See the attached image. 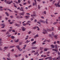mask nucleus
<instances>
[{
	"instance_id": "1",
	"label": "nucleus",
	"mask_w": 60,
	"mask_h": 60,
	"mask_svg": "<svg viewBox=\"0 0 60 60\" xmlns=\"http://www.w3.org/2000/svg\"><path fill=\"white\" fill-rule=\"evenodd\" d=\"M43 32H42L43 34H46H46H47L48 33L47 32H46V30H45L44 29L43 30Z\"/></svg>"
},
{
	"instance_id": "2",
	"label": "nucleus",
	"mask_w": 60,
	"mask_h": 60,
	"mask_svg": "<svg viewBox=\"0 0 60 60\" xmlns=\"http://www.w3.org/2000/svg\"><path fill=\"white\" fill-rule=\"evenodd\" d=\"M22 30L23 31H25V30H26V28H24V27H22Z\"/></svg>"
},
{
	"instance_id": "3",
	"label": "nucleus",
	"mask_w": 60,
	"mask_h": 60,
	"mask_svg": "<svg viewBox=\"0 0 60 60\" xmlns=\"http://www.w3.org/2000/svg\"><path fill=\"white\" fill-rule=\"evenodd\" d=\"M1 25L2 26H3L1 27L2 28H4V26H5V24L4 23H2L1 24Z\"/></svg>"
},
{
	"instance_id": "4",
	"label": "nucleus",
	"mask_w": 60,
	"mask_h": 60,
	"mask_svg": "<svg viewBox=\"0 0 60 60\" xmlns=\"http://www.w3.org/2000/svg\"><path fill=\"white\" fill-rule=\"evenodd\" d=\"M54 47H55V49H58V48H57V45H55Z\"/></svg>"
},
{
	"instance_id": "5",
	"label": "nucleus",
	"mask_w": 60,
	"mask_h": 60,
	"mask_svg": "<svg viewBox=\"0 0 60 60\" xmlns=\"http://www.w3.org/2000/svg\"><path fill=\"white\" fill-rule=\"evenodd\" d=\"M31 49H37V48L36 47H32L31 48Z\"/></svg>"
},
{
	"instance_id": "6",
	"label": "nucleus",
	"mask_w": 60,
	"mask_h": 60,
	"mask_svg": "<svg viewBox=\"0 0 60 60\" xmlns=\"http://www.w3.org/2000/svg\"><path fill=\"white\" fill-rule=\"evenodd\" d=\"M39 37V36H38V34H37L34 37V38H36V37Z\"/></svg>"
},
{
	"instance_id": "7",
	"label": "nucleus",
	"mask_w": 60,
	"mask_h": 60,
	"mask_svg": "<svg viewBox=\"0 0 60 60\" xmlns=\"http://www.w3.org/2000/svg\"><path fill=\"white\" fill-rule=\"evenodd\" d=\"M8 47H4V49H5V50H6V49H8Z\"/></svg>"
},
{
	"instance_id": "8",
	"label": "nucleus",
	"mask_w": 60,
	"mask_h": 60,
	"mask_svg": "<svg viewBox=\"0 0 60 60\" xmlns=\"http://www.w3.org/2000/svg\"><path fill=\"white\" fill-rule=\"evenodd\" d=\"M47 30L48 32H50V31H51L52 30L51 29H48Z\"/></svg>"
},
{
	"instance_id": "9",
	"label": "nucleus",
	"mask_w": 60,
	"mask_h": 60,
	"mask_svg": "<svg viewBox=\"0 0 60 60\" xmlns=\"http://www.w3.org/2000/svg\"><path fill=\"white\" fill-rule=\"evenodd\" d=\"M4 2L6 3V4H7V3L8 2V1L7 0H4Z\"/></svg>"
},
{
	"instance_id": "10",
	"label": "nucleus",
	"mask_w": 60,
	"mask_h": 60,
	"mask_svg": "<svg viewBox=\"0 0 60 60\" xmlns=\"http://www.w3.org/2000/svg\"><path fill=\"white\" fill-rule=\"evenodd\" d=\"M7 56H8L9 57H10V53H9L7 55Z\"/></svg>"
},
{
	"instance_id": "11",
	"label": "nucleus",
	"mask_w": 60,
	"mask_h": 60,
	"mask_svg": "<svg viewBox=\"0 0 60 60\" xmlns=\"http://www.w3.org/2000/svg\"><path fill=\"white\" fill-rule=\"evenodd\" d=\"M49 60H51V59H52V57L50 56V57H49Z\"/></svg>"
},
{
	"instance_id": "12",
	"label": "nucleus",
	"mask_w": 60,
	"mask_h": 60,
	"mask_svg": "<svg viewBox=\"0 0 60 60\" xmlns=\"http://www.w3.org/2000/svg\"><path fill=\"white\" fill-rule=\"evenodd\" d=\"M25 14V12L23 11L22 12V14H21V15H22L23 16H24V14Z\"/></svg>"
},
{
	"instance_id": "13",
	"label": "nucleus",
	"mask_w": 60,
	"mask_h": 60,
	"mask_svg": "<svg viewBox=\"0 0 60 60\" xmlns=\"http://www.w3.org/2000/svg\"><path fill=\"white\" fill-rule=\"evenodd\" d=\"M30 41H28V40H27L25 43H28V42H30Z\"/></svg>"
},
{
	"instance_id": "14",
	"label": "nucleus",
	"mask_w": 60,
	"mask_h": 60,
	"mask_svg": "<svg viewBox=\"0 0 60 60\" xmlns=\"http://www.w3.org/2000/svg\"><path fill=\"white\" fill-rule=\"evenodd\" d=\"M38 54V52H35L34 53V55H37Z\"/></svg>"
},
{
	"instance_id": "15",
	"label": "nucleus",
	"mask_w": 60,
	"mask_h": 60,
	"mask_svg": "<svg viewBox=\"0 0 60 60\" xmlns=\"http://www.w3.org/2000/svg\"><path fill=\"white\" fill-rule=\"evenodd\" d=\"M51 47H52V48H54V45H51Z\"/></svg>"
},
{
	"instance_id": "16",
	"label": "nucleus",
	"mask_w": 60,
	"mask_h": 60,
	"mask_svg": "<svg viewBox=\"0 0 60 60\" xmlns=\"http://www.w3.org/2000/svg\"><path fill=\"white\" fill-rule=\"evenodd\" d=\"M6 30H2L1 31V32H6Z\"/></svg>"
},
{
	"instance_id": "17",
	"label": "nucleus",
	"mask_w": 60,
	"mask_h": 60,
	"mask_svg": "<svg viewBox=\"0 0 60 60\" xmlns=\"http://www.w3.org/2000/svg\"><path fill=\"white\" fill-rule=\"evenodd\" d=\"M30 17V16L29 15H26V18H29V17Z\"/></svg>"
},
{
	"instance_id": "18",
	"label": "nucleus",
	"mask_w": 60,
	"mask_h": 60,
	"mask_svg": "<svg viewBox=\"0 0 60 60\" xmlns=\"http://www.w3.org/2000/svg\"><path fill=\"white\" fill-rule=\"evenodd\" d=\"M54 37H55V38H56L57 37V35H54L53 36Z\"/></svg>"
},
{
	"instance_id": "19",
	"label": "nucleus",
	"mask_w": 60,
	"mask_h": 60,
	"mask_svg": "<svg viewBox=\"0 0 60 60\" xmlns=\"http://www.w3.org/2000/svg\"><path fill=\"white\" fill-rule=\"evenodd\" d=\"M15 26H17L18 27H19V26H20V25H18L17 24H15Z\"/></svg>"
},
{
	"instance_id": "20",
	"label": "nucleus",
	"mask_w": 60,
	"mask_h": 60,
	"mask_svg": "<svg viewBox=\"0 0 60 60\" xmlns=\"http://www.w3.org/2000/svg\"><path fill=\"white\" fill-rule=\"evenodd\" d=\"M19 10H20V11H24V10H23V9H22L20 8Z\"/></svg>"
},
{
	"instance_id": "21",
	"label": "nucleus",
	"mask_w": 60,
	"mask_h": 60,
	"mask_svg": "<svg viewBox=\"0 0 60 60\" xmlns=\"http://www.w3.org/2000/svg\"><path fill=\"white\" fill-rule=\"evenodd\" d=\"M40 50H41L43 49V47H40Z\"/></svg>"
},
{
	"instance_id": "22",
	"label": "nucleus",
	"mask_w": 60,
	"mask_h": 60,
	"mask_svg": "<svg viewBox=\"0 0 60 60\" xmlns=\"http://www.w3.org/2000/svg\"><path fill=\"white\" fill-rule=\"evenodd\" d=\"M33 29H36V26H35L33 28Z\"/></svg>"
},
{
	"instance_id": "23",
	"label": "nucleus",
	"mask_w": 60,
	"mask_h": 60,
	"mask_svg": "<svg viewBox=\"0 0 60 60\" xmlns=\"http://www.w3.org/2000/svg\"><path fill=\"white\" fill-rule=\"evenodd\" d=\"M11 37L13 39H15V38L14 36H11Z\"/></svg>"
},
{
	"instance_id": "24",
	"label": "nucleus",
	"mask_w": 60,
	"mask_h": 60,
	"mask_svg": "<svg viewBox=\"0 0 60 60\" xmlns=\"http://www.w3.org/2000/svg\"><path fill=\"white\" fill-rule=\"evenodd\" d=\"M8 10H9V11H10V12H12V11L11 10H10V9H8Z\"/></svg>"
},
{
	"instance_id": "25",
	"label": "nucleus",
	"mask_w": 60,
	"mask_h": 60,
	"mask_svg": "<svg viewBox=\"0 0 60 60\" xmlns=\"http://www.w3.org/2000/svg\"><path fill=\"white\" fill-rule=\"evenodd\" d=\"M57 22H56L53 23V25H55V24H57Z\"/></svg>"
},
{
	"instance_id": "26",
	"label": "nucleus",
	"mask_w": 60,
	"mask_h": 60,
	"mask_svg": "<svg viewBox=\"0 0 60 60\" xmlns=\"http://www.w3.org/2000/svg\"><path fill=\"white\" fill-rule=\"evenodd\" d=\"M19 41V40L17 39L16 41H15V42H18Z\"/></svg>"
},
{
	"instance_id": "27",
	"label": "nucleus",
	"mask_w": 60,
	"mask_h": 60,
	"mask_svg": "<svg viewBox=\"0 0 60 60\" xmlns=\"http://www.w3.org/2000/svg\"><path fill=\"white\" fill-rule=\"evenodd\" d=\"M16 47L17 48H19V45H17L16 46Z\"/></svg>"
},
{
	"instance_id": "28",
	"label": "nucleus",
	"mask_w": 60,
	"mask_h": 60,
	"mask_svg": "<svg viewBox=\"0 0 60 60\" xmlns=\"http://www.w3.org/2000/svg\"><path fill=\"white\" fill-rule=\"evenodd\" d=\"M34 1L35 2V4L36 5V4H36V0H34Z\"/></svg>"
},
{
	"instance_id": "29",
	"label": "nucleus",
	"mask_w": 60,
	"mask_h": 60,
	"mask_svg": "<svg viewBox=\"0 0 60 60\" xmlns=\"http://www.w3.org/2000/svg\"><path fill=\"white\" fill-rule=\"evenodd\" d=\"M16 18H17V19H19V16H17L16 17Z\"/></svg>"
},
{
	"instance_id": "30",
	"label": "nucleus",
	"mask_w": 60,
	"mask_h": 60,
	"mask_svg": "<svg viewBox=\"0 0 60 60\" xmlns=\"http://www.w3.org/2000/svg\"><path fill=\"white\" fill-rule=\"evenodd\" d=\"M15 47V46H11L10 47V48H13V47Z\"/></svg>"
},
{
	"instance_id": "31",
	"label": "nucleus",
	"mask_w": 60,
	"mask_h": 60,
	"mask_svg": "<svg viewBox=\"0 0 60 60\" xmlns=\"http://www.w3.org/2000/svg\"><path fill=\"white\" fill-rule=\"evenodd\" d=\"M33 15V16H35V17H36V16H37V15H35V14H34Z\"/></svg>"
},
{
	"instance_id": "32",
	"label": "nucleus",
	"mask_w": 60,
	"mask_h": 60,
	"mask_svg": "<svg viewBox=\"0 0 60 60\" xmlns=\"http://www.w3.org/2000/svg\"><path fill=\"white\" fill-rule=\"evenodd\" d=\"M2 43H3V42H0V45H2Z\"/></svg>"
},
{
	"instance_id": "33",
	"label": "nucleus",
	"mask_w": 60,
	"mask_h": 60,
	"mask_svg": "<svg viewBox=\"0 0 60 60\" xmlns=\"http://www.w3.org/2000/svg\"><path fill=\"white\" fill-rule=\"evenodd\" d=\"M55 6H56V7H58V5H57V4H55Z\"/></svg>"
},
{
	"instance_id": "34",
	"label": "nucleus",
	"mask_w": 60,
	"mask_h": 60,
	"mask_svg": "<svg viewBox=\"0 0 60 60\" xmlns=\"http://www.w3.org/2000/svg\"><path fill=\"white\" fill-rule=\"evenodd\" d=\"M23 25L24 26H26V24L25 23H23Z\"/></svg>"
},
{
	"instance_id": "35",
	"label": "nucleus",
	"mask_w": 60,
	"mask_h": 60,
	"mask_svg": "<svg viewBox=\"0 0 60 60\" xmlns=\"http://www.w3.org/2000/svg\"><path fill=\"white\" fill-rule=\"evenodd\" d=\"M54 35V33L53 32H52V35Z\"/></svg>"
},
{
	"instance_id": "36",
	"label": "nucleus",
	"mask_w": 60,
	"mask_h": 60,
	"mask_svg": "<svg viewBox=\"0 0 60 60\" xmlns=\"http://www.w3.org/2000/svg\"><path fill=\"white\" fill-rule=\"evenodd\" d=\"M0 11H3V9L2 8H0Z\"/></svg>"
},
{
	"instance_id": "37",
	"label": "nucleus",
	"mask_w": 60,
	"mask_h": 60,
	"mask_svg": "<svg viewBox=\"0 0 60 60\" xmlns=\"http://www.w3.org/2000/svg\"><path fill=\"white\" fill-rule=\"evenodd\" d=\"M9 32H11V30H9Z\"/></svg>"
},
{
	"instance_id": "38",
	"label": "nucleus",
	"mask_w": 60,
	"mask_h": 60,
	"mask_svg": "<svg viewBox=\"0 0 60 60\" xmlns=\"http://www.w3.org/2000/svg\"><path fill=\"white\" fill-rule=\"evenodd\" d=\"M12 32H15V31L14 30H12Z\"/></svg>"
},
{
	"instance_id": "39",
	"label": "nucleus",
	"mask_w": 60,
	"mask_h": 60,
	"mask_svg": "<svg viewBox=\"0 0 60 60\" xmlns=\"http://www.w3.org/2000/svg\"><path fill=\"white\" fill-rule=\"evenodd\" d=\"M11 4V3L10 2L9 3L8 2V3H7V4Z\"/></svg>"
},
{
	"instance_id": "40",
	"label": "nucleus",
	"mask_w": 60,
	"mask_h": 60,
	"mask_svg": "<svg viewBox=\"0 0 60 60\" xmlns=\"http://www.w3.org/2000/svg\"><path fill=\"white\" fill-rule=\"evenodd\" d=\"M32 33L30 31V32H28V34H30V33Z\"/></svg>"
},
{
	"instance_id": "41",
	"label": "nucleus",
	"mask_w": 60,
	"mask_h": 60,
	"mask_svg": "<svg viewBox=\"0 0 60 60\" xmlns=\"http://www.w3.org/2000/svg\"><path fill=\"white\" fill-rule=\"evenodd\" d=\"M26 14H27V15H30V14L29 13H27Z\"/></svg>"
},
{
	"instance_id": "42",
	"label": "nucleus",
	"mask_w": 60,
	"mask_h": 60,
	"mask_svg": "<svg viewBox=\"0 0 60 60\" xmlns=\"http://www.w3.org/2000/svg\"><path fill=\"white\" fill-rule=\"evenodd\" d=\"M9 34V31H8L7 33H6V34Z\"/></svg>"
},
{
	"instance_id": "43",
	"label": "nucleus",
	"mask_w": 60,
	"mask_h": 60,
	"mask_svg": "<svg viewBox=\"0 0 60 60\" xmlns=\"http://www.w3.org/2000/svg\"><path fill=\"white\" fill-rule=\"evenodd\" d=\"M46 11H45L44 12V13L45 14H46Z\"/></svg>"
},
{
	"instance_id": "44",
	"label": "nucleus",
	"mask_w": 60,
	"mask_h": 60,
	"mask_svg": "<svg viewBox=\"0 0 60 60\" xmlns=\"http://www.w3.org/2000/svg\"><path fill=\"white\" fill-rule=\"evenodd\" d=\"M47 20H48V19H46V21L45 22L47 23L48 24V22H47Z\"/></svg>"
},
{
	"instance_id": "45",
	"label": "nucleus",
	"mask_w": 60,
	"mask_h": 60,
	"mask_svg": "<svg viewBox=\"0 0 60 60\" xmlns=\"http://www.w3.org/2000/svg\"><path fill=\"white\" fill-rule=\"evenodd\" d=\"M55 0H54L53 1V2H52V3L53 4H54V3H55Z\"/></svg>"
},
{
	"instance_id": "46",
	"label": "nucleus",
	"mask_w": 60,
	"mask_h": 60,
	"mask_svg": "<svg viewBox=\"0 0 60 60\" xmlns=\"http://www.w3.org/2000/svg\"><path fill=\"white\" fill-rule=\"evenodd\" d=\"M52 30L53 31H54V30L53 29H54V28L53 27H52Z\"/></svg>"
},
{
	"instance_id": "47",
	"label": "nucleus",
	"mask_w": 60,
	"mask_h": 60,
	"mask_svg": "<svg viewBox=\"0 0 60 60\" xmlns=\"http://www.w3.org/2000/svg\"><path fill=\"white\" fill-rule=\"evenodd\" d=\"M37 22L38 23V24H41V23H40V22Z\"/></svg>"
},
{
	"instance_id": "48",
	"label": "nucleus",
	"mask_w": 60,
	"mask_h": 60,
	"mask_svg": "<svg viewBox=\"0 0 60 60\" xmlns=\"http://www.w3.org/2000/svg\"><path fill=\"white\" fill-rule=\"evenodd\" d=\"M36 41H34V42L33 43L34 44H35V43H36Z\"/></svg>"
},
{
	"instance_id": "49",
	"label": "nucleus",
	"mask_w": 60,
	"mask_h": 60,
	"mask_svg": "<svg viewBox=\"0 0 60 60\" xmlns=\"http://www.w3.org/2000/svg\"><path fill=\"white\" fill-rule=\"evenodd\" d=\"M48 58H49V57H47L46 58H45V59L46 60L47 59H48Z\"/></svg>"
},
{
	"instance_id": "50",
	"label": "nucleus",
	"mask_w": 60,
	"mask_h": 60,
	"mask_svg": "<svg viewBox=\"0 0 60 60\" xmlns=\"http://www.w3.org/2000/svg\"><path fill=\"white\" fill-rule=\"evenodd\" d=\"M36 21H37V20L35 19L34 20L35 22H36Z\"/></svg>"
},
{
	"instance_id": "51",
	"label": "nucleus",
	"mask_w": 60,
	"mask_h": 60,
	"mask_svg": "<svg viewBox=\"0 0 60 60\" xmlns=\"http://www.w3.org/2000/svg\"><path fill=\"white\" fill-rule=\"evenodd\" d=\"M34 39H32L31 40V41H34Z\"/></svg>"
},
{
	"instance_id": "52",
	"label": "nucleus",
	"mask_w": 60,
	"mask_h": 60,
	"mask_svg": "<svg viewBox=\"0 0 60 60\" xmlns=\"http://www.w3.org/2000/svg\"><path fill=\"white\" fill-rule=\"evenodd\" d=\"M26 4V3H25L23 4V5H25V4Z\"/></svg>"
},
{
	"instance_id": "53",
	"label": "nucleus",
	"mask_w": 60,
	"mask_h": 60,
	"mask_svg": "<svg viewBox=\"0 0 60 60\" xmlns=\"http://www.w3.org/2000/svg\"><path fill=\"white\" fill-rule=\"evenodd\" d=\"M10 28H11V30H12V27H10Z\"/></svg>"
},
{
	"instance_id": "54",
	"label": "nucleus",
	"mask_w": 60,
	"mask_h": 60,
	"mask_svg": "<svg viewBox=\"0 0 60 60\" xmlns=\"http://www.w3.org/2000/svg\"><path fill=\"white\" fill-rule=\"evenodd\" d=\"M47 49H45L44 50V51H47Z\"/></svg>"
},
{
	"instance_id": "55",
	"label": "nucleus",
	"mask_w": 60,
	"mask_h": 60,
	"mask_svg": "<svg viewBox=\"0 0 60 60\" xmlns=\"http://www.w3.org/2000/svg\"><path fill=\"white\" fill-rule=\"evenodd\" d=\"M26 58H28V57L27 56V55H26Z\"/></svg>"
},
{
	"instance_id": "56",
	"label": "nucleus",
	"mask_w": 60,
	"mask_h": 60,
	"mask_svg": "<svg viewBox=\"0 0 60 60\" xmlns=\"http://www.w3.org/2000/svg\"><path fill=\"white\" fill-rule=\"evenodd\" d=\"M18 50H20V48L19 47L18 48Z\"/></svg>"
},
{
	"instance_id": "57",
	"label": "nucleus",
	"mask_w": 60,
	"mask_h": 60,
	"mask_svg": "<svg viewBox=\"0 0 60 60\" xmlns=\"http://www.w3.org/2000/svg\"><path fill=\"white\" fill-rule=\"evenodd\" d=\"M8 22H11V19H9L8 20Z\"/></svg>"
},
{
	"instance_id": "58",
	"label": "nucleus",
	"mask_w": 60,
	"mask_h": 60,
	"mask_svg": "<svg viewBox=\"0 0 60 60\" xmlns=\"http://www.w3.org/2000/svg\"><path fill=\"white\" fill-rule=\"evenodd\" d=\"M58 30H60V27H59L58 28Z\"/></svg>"
},
{
	"instance_id": "59",
	"label": "nucleus",
	"mask_w": 60,
	"mask_h": 60,
	"mask_svg": "<svg viewBox=\"0 0 60 60\" xmlns=\"http://www.w3.org/2000/svg\"><path fill=\"white\" fill-rule=\"evenodd\" d=\"M41 22H42V23H44V22H45L44 21H41Z\"/></svg>"
},
{
	"instance_id": "60",
	"label": "nucleus",
	"mask_w": 60,
	"mask_h": 60,
	"mask_svg": "<svg viewBox=\"0 0 60 60\" xmlns=\"http://www.w3.org/2000/svg\"><path fill=\"white\" fill-rule=\"evenodd\" d=\"M20 0H18V2H19V3H20Z\"/></svg>"
},
{
	"instance_id": "61",
	"label": "nucleus",
	"mask_w": 60,
	"mask_h": 60,
	"mask_svg": "<svg viewBox=\"0 0 60 60\" xmlns=\"http://www.w3.org/2000/svg\"><path fill=\"white\" fill-rule=\"evenodd\" d=\"M11 17V18H13V16H10Z\"/></svg>"
},
{
	"instance_id": "62",
	"label": "nucleus",
	"mask_w": 60,
	"mask_h": 60,
	"mask_svg": "<svg viewBox=\"0 0 60 60\" xmlns=\"http://www.w3.org/2000/svg\"><path fill=\"white\" fill-rule=\"evenodd\" d=\"M46 56H47L46 55H44V57H46Z\"/></svg>"
},
{
	"instance_id": "63",
	"label": "nucleus",
	"mask_w": 60,
	"mask_h": 60,
	"mask_svg": "<svg viewBox=\"0 0 60 60\" xmlns=\"http://www.w3.org/2000/svg\"><path fill=\"white\" fill-rule=\"evenodd\" d=\"M59 20L60 21V17H59Z\"/></svg>"
},
{
	"instance_id": "64",
	"label": "nucleus",
	"mask_w": 60,
	"mask_h": 60,
	"mask_svg": "<svg viewBox=\"0 0 60 60\" xmlns=\"http://www.w3.org/2000/svg\"><path fill=\"white\" fill-rule=\"evenodd\" d=\"M58 55H60V52H58Z\"/></svg>"
}]
</instances>
